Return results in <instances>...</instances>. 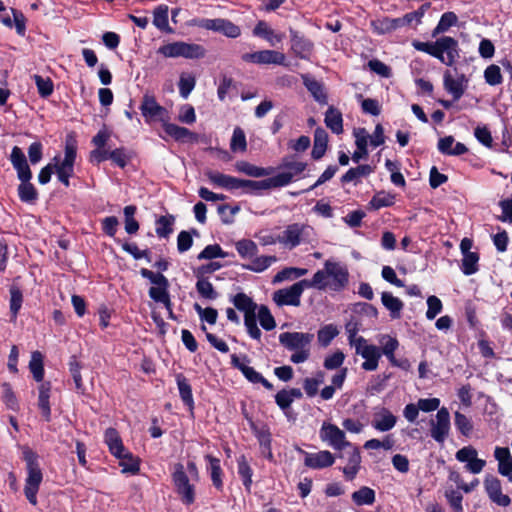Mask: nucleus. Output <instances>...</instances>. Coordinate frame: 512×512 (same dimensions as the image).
Segmentation results:
<instances>
[{
	"mask_svg": "<svg viewBox=\"0 0 512 512\" xmlns=\"http://www.w3.org/2000/svg\"><path fill=\"white\" fill-rule=\"evenodd\" d=\"M327 142V132L322 128H317L314 133V145L311 153L314 159H320L325 154Z\"/></svg>",
	"mask_w": 512,
	"mask_h": 512,
	"instance_id": "nucleus-35",
	"label": "nucleus"
},
{
	"mask_svg": "<svg viewBox=\"0 0 512 512\" xmlns=\"http://www.w3.org/2000/svg\"><path fill=\"white\" fill-rule=\"evenodd\" d=\"M373 25L375 27V30L379 34H385L392 32L398 28L401 27V21H399V18H388L385 17L383 19H379L375 22H373Z\"/></svg>",
	"mask_w": 512,
	"mask_h": 512,
	"instance_id": "nucleus-49",
	"label": "nucleus"
},
{
	"mask_svg": "<svg viewBox=\"0 0 512 512\" xmlns=\"http://www.w3.org/2000/svg\"><path fill=\"white\" fill-rule=\"evenodd\" d=\"M201 26L208 30L223 33L230 38H236L240 35V28L226 19H204Z\"/></svg>",
	"mask_w": 512,
	"mask_h": 512,
	"instance_id": "nucleus-24",
	"label": "nucleus"
},
{
	"mask_svg": "<svg viewBox=\"0 0 512 512\" xmlns=\"http://www.w3.org/2000/svg\"><path fill=\"white\" fill-rule=\"evenodd\" d=\"M244 324L247 329L249 336L255 340H260L262 333L257 326V315L256 312L244 315Z\"/></svg>",
	"mask_w": 512,
	"mask_h": 512,
	"instance_id": "nucleus-61",
	"label": "nucleus"
},
{
	"mask_svg": "<svg viewBox=\"0 0 512 512\" xmlns=\"http://www.w3.org/2000/svg\"><path fill=\"white\" fill-rule=\"evenodd\" d=\"M427 306L428 309L426 311V318L429 320H433L443 308L441 300L434 295H431L427 298Z\"/></svg>",
	"mask_w": 512,
	"mask_h": 512,
	"instance_id": "nucleus-64",
	"label": "nucleus"
},
{
	"mask_svg": "<svg viewBox=\"0 0 512 512\" xmlns=\"http://www.w3.org/2000/svg\"><path fill=\"white\" fill-rule=\"evenodd\" d=\"M372 172L370 165H359L356 168L349 169L341 178L342 182H351L358 180L361 177L367 176Z\"/></svg>",
	"mask_w": 512,
	"mask_h": 512,
	"instance_id": "nucleus-54",
	"label": "nucleus"
},
{
	"mask_svg": "<svg viewBox=\"0 0 512 512\" xmlns=\"http://www.w3.org/2000/svg\"><path fill=\"white\" fill-rule=\"evenodd\" d=\"M10 312L13 318H17V315L22 307L23 293L21 289L16 285H11L10 289Z\"/></svg>",
	"mask_w": 512,
	"mask_h": 512,
	"instance_id": "nucleus-47",
	"label": "nucleus"
},
{
	"mask_svg": "<svg viewBox=\"0 0 512 512\" xmlns=\"http://www.w3.org/2000/svg\"><path fill=\"white\" fill-rule=\"evenodd\" d=\"M281 168L282 171L278 174L259 181L241 180L232 176L212 172H210L208 176L213 184L227 190H238L244 188L252 190H268L286 186L294 181L295 177L305 170L306 164L304 162L290 161L286 159L284 160Z\"/></svg>",
	"mask_w": 512,
	"mask_h": 512,
	"instance_id": "nucleus-1",
	"label": "nucleus"
},
{
	"mask_svg": "<svg viewBox=\"0 0 512 512\" xmlns=\"http://www.w3.org/2000/svg\"><path fill=\"white\" fill-rule=\"evenodd\" d=\"M303 229L304 226L301 224H290L278 237V241L286 246H289V248H295L301 243Z\"/></svg>",
	"mask_w": 512,
	"mask_h": 512,
	"instance_id": "nucleus-27",
	"label": "nucleus"
},
{
	"mask_svg": "<svg viewBox=\"0 0 512 512\" xmlns=\"http://www.w3.org/2000/svg\"><path fill=\"white\" fill-rule=\"evenodd\" d=\"M296 451L304 455V465L310 469H324L331 467L335 462V455L328 450H322L317 453H309L300 447Z\"/></svg>",
	"mask_w": 512,
	"mask_h": 512,
	"instance_id": "nucleus-17",
	"label": "nucleus"
},
{
	"mask_svg": "<svg viewBox=\"0 0 512 512\" xmlns=\"http://www.w3.org/2000/svg\"><path fill=\"white\" fill-rule=\"evenodd\" d=\"M69 371L75 383V388L77 392L83 393L85 390L82 376H81V365L77 360L76 356H71L69 360Z\"/></svg>",
	"mask_w": 512,
	"mask_h": 512,
	"instance_id": "nucleus-50",
	"label": "nucleus"
},
{
	"mask_svg": "<svg viewBox=\"0 0 512 512\" xmlns=\"http://www.w3.org/2000/svg\"><path fill=\"white\" fill-rule=\"evenodd\" d=\"M227 256L219 244L207 245L197 256L198 260H212L215 258H224Z\"/></svg>",
	"mask_w": 512,
	"mask_h": 512,
	"instance_id": "nucleus-52",
	"label": "nucleus"
},
{
	"mask_svg": "<svg viewBox=\"0 0 512 512\" xmlns=\"http://www.w3.org/2000/svg\"><path fill=\"white\" fill-rule=\"evenodd\" d=\"M313 339V334L304 332H283L279 335L280 344L287 350L294 351L290 360L295 364L308 360Z\"/></svg>",
	"mask_w": 512,
	"mask_h": 512,
	"instance_id": "nucleus-6",
	"label": "nucleus"
},
{
	"mask_svg": "<svg viewBox=\"0 0 512 512\" xmlns=\"http://www.w3.org/2000/svg\"><path fill=\"white\" fill-rule=\"evenodd\" d=\"M310 280L315 289L340 292L349 283V271L346 266L338 262L326 260L324 269L318 270Z\"/></svg>",
	"mask_w": 512,
	"mask_h": 512,
	"instance_id": "nucleus-2",
	"label": "nucleus"
},
{
	"mask_svg": "<svg viewBox=\"0 0 512 512\" xmlns=\"http://www.w3.org/2000/svg\"><path fill=\"white\" fill-rule=\"evenodd\" d=\"M76 143L73 139H68L65 146V155L62 159L60 156H55V161L59 167L57 170V179L64 184L65 188L69 187V178L74 172V162L76 159Z\"/></svg>",
	"mask_w": 512,
	"mask_h": 512,
	"instance_id": "nucleus-12",
	"label": "nucleus"
},
{
	"mask_svg": "<svg viewBox=\"0 0 512 512\" xmlns=\"http://www.w3.org/2000/svg\"><path fill=\"white\" fill-rule=\"evenodd\" d=\"M291 42L292 50L298 57L307 59L310 56L313 44L308 39L291 30Z\"/></svg>",
	"mask_w": 512,
	"mask_h": 512,
	"instance_id": "nucleus-28",
	"label": "nucleus"
},
{
	"mask_svg": "<svg viewBox=\"0 0 512 512\" xmlns=\"http://www.w3.org/2000/svg\"><path fill=\"white\" fill-rule=\"evenodd\" d=\"M445 497L447 499V502L453 512H463V496L462 494L455 489H447L445 491Z\"/></svg>",
	"mask_w": 512,
	"mask_h": 512,
	"instance_id": "nucleus-58",
	"label": "nucleus"
},
{
	"mask_svg": "<svg viewBox=\"0 0 512 512\" xmlns=\"http://www.w3.org/2000/svg\"><path fill=\"white\" fill-rule=\"evenodd\" d=\"M153 24L161 31L171 33L173 30L168 23V7L160 5L153 11Z\"/></svg>",
	"mask_w": 512,
	"mask_h": 512,
	"instance_id": "nucleus-42",
	"label": "nucleus"
},
{
	"mask_svg": "<svg viewBox=\"0 0 512 512\" xmlns=\"http://www.w3.org/2000/svg\"><path fill=\"white\" fill-rule=\"evenodd\" d=\"M52 384L50 381L42 382L38 387V409L46 422L51 421V397Z\"/></svg>",
	"mask_w": 512,
	"mask_h": 512,
	"instance_id": "nucleus-25",
	"label": "nucleus"
},
{
	"mask_svg": "<svg viewBox=\"0 0 512 512\" xmlns=\"http://www.w3.org/2000/svg\"><path fill=\"white\" fill-rule=\"evenodd\" d=\"M104 442L109 448V452L120 460L122 473L138 474L140 471V460L131 452L127 451L119 432L115 428H107L104 433Z\"/></svg>",
	"mask_w": 512,
	"mask_h": 512,
	"instance_id": "nucleus-5",
	"label": "nucleus"
},
{
	"mask_svg": "<svg viewBox=\"0 0 512 512\" xmlns=\"http://www.w3.org/2000/svg\"><path fill=\"white\" fill-rule=\"evenodd\" d=\"M164 130L168 135L178 141H185L195 137L194 133L189 131L187 128L171 123L164 124Z\"/></svg>",
	"mask_w": 512,
	"mask_h": 512,
	"instance_id": "nucleus-45",
	"label": "nucleus"
},
{
	"mask_svg": "<svg viewBox=\"0 0 512 512\" xmlns=\"http://www.w3.org/2000/svg\"><path fill=\"white\" fill-rule=\"evenodd\" d=\"M196 291L198 294L206 300H216L219 293L215 290L213 284L205 277H196Z\"/></svg>",
	"mask_w": 512,
	"mask_h": 512,
	"instance_id": "nucleus-40",
	"label": "nucleus"
},
{
	"mask_svg": "<svg viewBox=\"0 0 512 512\" xmlns=\"http://www.w3.org/2000/svg\"><path fill=\"white\" fill-rule=\"evenodd\" d=\"M430 425L431 437L438 443H444V441L449 435L451 426L450 414L448 409L446 407L438 409L436 413V420H431Z\"/></svg>",
	"mask_w": 512,
	"mask_h": 512,
	"instance_id": "nucleus-16",
	"label": "nucleus"
},
{
	"mask_svg": "<svg viewBox=\"0 0 512 512\" xmlns=\"http://www.w3.org/2000/svg\"><path fill=\"white\" fill-rule=\"evenodd\" d=\"M246 147H247V142H246V136H245L244 131L239 127L235 128L233 131L232 138H231L230 149L233 152H237V151L244 152L246 150Z\"/></svg>",
	"mask_w": 512,
	"mask_h": 512,
	"instance_id": "nucleus-59",
	"label": "nucleus"
},
{
	"mask_svg": "<svg viewBox=\"0 0 512 512\" xmlns=\"http://www.w3.org/2000/svg\"><path fill=\"white\" fill-rule=\"evenodd\" d=\"M230 301L233 303L235 308L243 312L244 315L254 313L258 308L253 299L244 292L237 293L230 299Z\"/></svg>",
	"mask_w": 512,
	"mask_h": 512,
	"instance_id": "nucleus-33",
	"label": "nucleus"
},
{
	"mask_svg": "<svg viewBox=\"0 0 512 512\" xmlns=\"http://www.w3.org/2000/svg\"><path fill=\"white\" fill-rule=\"evenodd\" d=\"M236 250L242 258L253 257L257 254L258 248L254 241L242 239L236 243Z\"/></svg>",
	"mask_w": 512,
	"mask_h": 512,
	"instance_id": "nucleus-56",
	"label": "nucleus"
},
{
	"mask_svg": "<svg viewBox=\"0 0 512 512\" xmlns=\"http://www.w3.org/2000/svg\"><path fill=\"white\" fill-rule=\"evenodd\" d=\"M174 491L185 506L192 505L196 500V486L191 482L184 465L175 463L171 473Z\"/></svg>",
	"mask_w": 512,
	"mask_h": 512,
	"instance_id": "nucleus-8",
	"label": "nucleus"
},
{
	"mask_svg": "<svg viewBox=\"0 0 512 512\" xmlns=\"http://www.w3.org/2000/svg\"><path fill=\"white\" fill-rule=\"evenodd\" d=\"M257 317L261 327L266 331L273 330L276 327L275 319L267 306L261 305L259 307Z\"/></svg>",
	"mask_w": 512,
	"mask_h": 512,
	"instance_id": "nucleus-55",
	"label": "nucleus"
},
{
	"mask_svg": "<svg viewBox=\"0 0 512 512\" xmlns=\"http://www.w3.org/2000/svg\"><path fill=\"white\" fill-rule=\"evenodd\" d=\"M139 273L143 278L148 279L154 285L150 287L148 291L149 297L153 301L164 305L168 311L170 319H176L172 309L173 304L169 293L170 283L167 277L161 273H155L147 268H141Z\"/></svg>",
	"mask_w": 512,
	"mask_h": 512,
	"instance_id": "nucleus-7",
	"label": "nucleus"
},
{
	"mask_svg": "<svg viewBox=\"0 0 512 512\" xmlns=\"http://www.w3.org/2000/svg\"><path fill=\"white\" fill-rule=\"evenodd\" d=\"M356 353L365 359L361 364L363 370L374 371L377 369L381 357L380 349L377 346L366 344L365 338L360 336L357 338Z\"/></svg>",
	"mask_w": 512,
	"mask_h": 512,
	"instance_id": "nucleus-15",
	"label": "nucleus"
},
{
	"mask_svg": "<svg viewBox=\"0 0 512 512\" xmlns=\"http://www.w3.org/2000/svg\"><path fill=\"white\" fill-rule=\"evenodd\" d=\"M468 79L464 74L454 78L450 71H446L443 77L445 90L453 96L455 101L459 100L467 87Z\"/></svg>",
	"mask_w": 512,
	"mask_h": 512,
	"instance_id": "nucleus-23",
	"label": "nucleus"
},
{
	"mask_svg": "<svg viewBox=\"0 0 512 512\" xmlns=\"http://www.w3.org/2000/svg\"><path fill=\"white\" fill-rule=\"evenodd\" d=\"M412 45L416 50L425 52L448 66H452L460 57L458 42L449 36L441 37L435 42L413 41Z\"/></svg>",
	"mask_w": 512,
	"mask_h": 512,
	"instance_id": "nucleus-4",
	"label": "nucleus"
},
{
	"mask_svg": "<svg viewBox=\"0 0 512 512\" xmlns=\"http://www.w3.org/2000/svg\"><path fill=\"white\" fill-rule=\"evenodd\" d=\"M484 78L486 83L491 86L499 85L503 81L500 68L495 64H492L485 69Z\"/></svg>",
	"mask_w": 512,
	"mask_h": 512,
	"instance_id": "nucleus-62",
	"label": "nucleus"
},
{
	"mask_svg": "<svg viewBox=\"0 0 512 512\" xmlns=\"http://www.w3.org/2000/svg\"><path fill=\"white\" fill-rule=\"evenodd\" d=\"M484 488L489 499L498 506L508 507L511 498L502 493L501 481L494 475L488 474L484 479Z\"/></svg>",
	"mask_w": 512,
	"mask_h": 512,
	"instance_id": "nucleus-18",
	"label": "nucleus"
},
{
	"mask_svg": "<svg viewBox=\"0 0 512 512\" xmlns=\"http://www.w3.org/2000/svg\"><path fill=\"white\" fill-rule=\"evenodd\" d=\"M242 60L256 64L283 65L285 62V55L274 50H261L253 53L243 54Z\"/></svg>",
	"mask_w": 512,
	"mask_h": 512,
	"instance_id": "nucleus-22",
	"label": "nucleus"
},
{
	"mask_svg": "<svg viewBox=\"0 0 512 512\" xmlns=\"http://www.w3.org/2000/svg\"><path fill=\"white\" fill-rule=\"evenodd\" d=\"M21 459L26 464L27 476L25 478L24 495L27 501L36 506L38 504L37 494L43 482V471L39 462V455L28 445H19Z\"/></svg>",
	"mask_w": 512,
	"mask_h": 512,
	"instance_id": "nucleus-3",
	"label": "nucleus"
},
{
	"mask_svg": "<svg viewBox=\"0 0 512 512\" xmlns=\"http://www.w3.org/2000/svg\"><path fill=\"white\" fill-rule=\"evenodd\" d=\"M237 472L246 492L250 493L253 484V469L251 468L245 455H240L237 458Z\"/></svg>",
	"mask_w": 512,
	"mask_h": 512,
	"instance_id": "nucleus-31",
	"label": "nucleus"
},
{
	"mask_svg": "<svg viewBox=\"0 0 512 512\" xmlns=\"http://www.w3.org/2000/svg\"><path fill=\"white\" fill-rule=\"evenodd\" d=\"M454 425L457 431L465 437H469L473 432L472 420L459 411L454 413Z\"/></svg>",
	"mask_w": 512,
	"mask_h": 512,
	"instance_id": "nucleus-43",
	"label": "nucleus"
},
{
	"mask_svg": "<svg viewBox=\"0 0 512 512\" xmlns=\"http://www.w3.org/2000/svg\"><path fill=\"white\" fill-rule=\"evenodd\" d=\"M33 78L41 97L46 98L52 94L53 82L50 78H43L40 75H34Z\"/></svg>",
	"mask_w": 512,
	"mask_h": 512,
	"instance_id": "nucleus-63",
	"label": "nucleus"
},
{
	"mask_svg": "<svg viewBox=\"0 0 512 512\" xmlns=\"http://www.w3.org/2000/svg\"><path fill=\"white\" fill-rule=\"evenodd\" d=\"M236 169L251 177H263L271 175L273 168H262L255 166L247 161H239L236 163Z\"/></svg>",
	"mask_w": 512,
	"mask_h": 512,
	"instance_id": "nucleus-38",
	"label": "nucleus"
},
{
	"mask_svg": "<svg viewBox=\"0 0 512 512\" xmlns=\"http://www.w3.org/2000/svg\"><path fill=\"white\" fill-rule=\"evenodd\" d=\"M204 460L206 461V471L210 476L212 486L216 491L223 492L225 473L221 466L220 458L212 454H206Z\"/></svg>",
	"mask_w": 512,
	"mask_h": 512,
	"instance_id": "nucleus-21",
	"label": "nucleus"
},
{
	"mask_svg": "<svg viewBox=\"0 0 512 512\" xmlns=\"http://www.w3.org/2000/svg\"><path fill=\"white\" fill-rule=\"evenodd\" d=\"M193 307L198 313L201 321H206L210 325H214L217 322L218 311L215 308H202L198 303H195Z\"/></svg>",
	"mask_w": 512,
	"mask_h": 512,
	"instance_id": "nucleus-60",
	"label": "nucleus"
},
{
	"mask_svg": "<svg viewBox=\"0 0 512 512\" xmlns=\"http://www.w3.org/2000/svg\"><path fill=\"white\" fill-rule=\"evenodd\" d=\"M320 439L327 442L335 450H344L346 447H351V442L346 440L343 430L337 425L324 422L319 431Z\"/></svg>",
	"mask_w": 512,
	"mask_h": 512,
	"instance_id": "nucleus-13",
	"label": "nucleus"
},
{
	"mask_svg": "<svg viewBox=\"0 0 512 512\" xmlns=\"http://www.w3.org/2000/svg\"><path fill=\"white\" fill-rule=\"evenodd\" d=\"M339 453L335 456L340 459H346L347 465L360 466L361 455L359 449L351 443V447H346L344 450H338Z\"/></svg>",
	"mask_w": 512,
	"mask_h": 512,
	"instance_id": "nucleus-51",
	"label": "nucleus"
},
{
	"mask_svg": "<svg viewBox=\"0 0 512 512\" xmlns=\"http://www.w3.org/2000/svg\"><path fill=\"white\" fill-rule=\"evenodd\" d=\"M339 334L337 327L333 324L323 326L318 330L317 338L321 346L327 347L332 340Z\"/></svg>",
	"mask_w": 512,
	"mask_h": 512,
	"instance_id": "nucleus-48",
	"label": "nucleus"
},
{
	"mask_svg": "<svg viewBox=\"0 0 512 512\" xmlns=\"http://www.w3.org/2000/svg\"><path fill=\"white\" fill-rule=\"evenodd\" d=\"M140 110L146 122L152 120L165 121L168 116L167 110L157 103L154 96L149 94L143 96Z\"/></svg>",
	"mask_w": 512,
	"mask_h": 512,
	"instance_id": "nucleus-19",
	"label": "nucleus"
},
{
	"mask_svg": "<svg viewBox=\"0 0 512 512\" xmlns=\"http://www.w3.org/2000/svg\"><path fill=\"white\" fill-rule=\"evenodd\" d=\"M10 161L17 171V175L21 184L18 192H35L34 186L30 183L32 173L27 162V158L21 148L14 146L11 151Z\"/></svg>",
	"mask_w": 512,
	"mask_h": 512,
	"instance_id": "nucleus-11",
	"label": "nucleus"
},
{
	"mask_svg": "<svg viewBox=\"0 0 512 512\" xmlns=\"http://www.w3.org/2000/svg\"><path fill=\"white\" fill-rule=\"evenodd\" d=\"M250 428L258 440L261 454L270 462L274 461V455L272 452V434L270 428L266 424H264L262 427H259L252 421Z\"/></svg>",
	"mask_w": 512,
	"mask_h": 512,
	"instance_id": "nucleus-20",
	"label": "nucleus"
},
{
	"mask_svg": "<svg viewBox=\"0 0 512 512\" xmlns=\"http://www.w3.org/2000/svg\"><path fill=\"white\" fill-rule=\"evenodd\" d=\"M342 114L334 107H329L325 113V124L332 132L340 134L343 132Z\"/></svg>",
	"mask_w": 512,
	"mask_h": 512,
	"instance_id": "nucleus-39",
	"label": "nucleus"
},
{
	"mask_svg": "<svg viewBox=\"0 0 512 512\" xmlns=\"http://www.w3.org/2000/svg\"><path fill=\"white\" fill-rule=\"evenodd\" d=\"M253 34L264 38L271 46H275L282 42L284 34L275 33L273 29L265 21H259L253 29Z\"/></svg>",
	"mask_w": 512,
	"mask_h": 512,
	"instance_id": "nucleus-30",
	"label": "nucleus"
},
{
	"mask_svg": "<svg viewBox=\"0 0 512 512\" xmlns=\"http://www.w3.org/2000/svg\"><path fill=\"white\" fill-rule=\"evenodd\" d=\"M277 260L276 256H259L255 257L251 264L243 265L244 269H247L249 271L253 272H263L268 267L271 266L272 263H274Z\"/></svg>",
	"mask_w": 512,
	"mask_h": 512,
	"instance_id": "nucleus-44",
	"label": "nucleus"
},
{
	"mask_svg": "<svg viewBox=\"0 0 512 512\" xmlns=\"http://www.w3.org/2000/svg\"><path fill=\"white\" fill-rule=\"evenodd\" d=\"M244 361H240L239 357L236 354L231 355V364L234 368L241 371L243 376L253 384H262L264 388L267 390H273L274 386L271 382H269L263 375L257 372L253 367L248 366L247 363L250 362L246 355L243 356Z\"/></svg>",
	"mask_w": 512,
	"mask_h": 512,
	"instance_id": "nucleus-14",
	"label": "nucleus"
},
{
	"mask_svg": "<svg viewBox=\"0 0 512 512\" xmlns=\"http://www.w3.org/2000/svg\"><path fill=\"white\" fill-rule=\"evenodd\" d=\"M397 422V417L387 408H382L380 413L376 414V418L372 422V426L381 432L391 430Z\"/></svg>",
	"mask_w": 512,
	"mask_h": 512,
	"instance_id": "nucleus-29",
	"label": "nucleus"
},
{
	"mask_svg": "<svg viewBox=\"0 0 512 512\" xmlns=\"http://www.w3.org/2000/svg\"><path fill=\"white\" fill-rule=\"evenodd\" d=\"M303 84L307 88V90L312 94L313 98L319 102L320 104L327 103V95L324 92L323 85L314 78L309 77L308 75H303Z\"/></svg>",
	"mask_w": 512,
	"mask_h": 512,
	"instance_id": "nucleus-34",
	"label": "nucleus"
},
{
	"mask_svg": "<svg viewBox=\"0 0 512 512\" xmlns=\"http://www.w3.org/2000/svg\"><path fill=\"white\" fill-rule=\"evenodd\" d=\"M158 53L165 57L198 59L204 57L205 50L201 45L177 41L161 46Z\"/></svg>",
	"mask_w": 512,
	"mask_h": 512,
	"instance_id": "nucleus-10",
	"label": "nucleus"
},
{
	"mask_svg": "<svg viewBox=\"0 0 512 512\" xmlns=\"http://www.w3.org/2000/svg\"><path fill=\"white\" fill-rule=\"evenodd\" d=\"M463 258L461 260L460 269L462 273L466 276L473 275L479 271V260L480 255L478 252H470L465 255H462Z\"/></svg>",
	"mask_w": 512,
	"mask_h": 512,
	"instance_id": "nucleus-37",
	"label": "nucleus"
},
{
	"mask_svg": "<svg viewBox=\"0 0 512 512\" xmlns=\"http://www.w3.org/2000/svg\"><path fill=\"white\" fill-rule=\"evenodd\" d=\"M352 501L357 506L372 505L375 502V491L367 486H362L359 490L352 493Z\"/></svg>",
	"mask_w": 512,
	"mask_h": 512,
	"instance_id": "nucleus-41",
	"label": "nucleus"
},
{
	"mask_svg": "<svg viewBox=\"0 0 512 512\" xmlns=\"http://www.w3.org/2000/svg\"><path fill=\"white\" fill-rule=\"evenodd\" d=\"M3 395L2 400L5 403L6 407L12 411L19 410L18 399L12 389V386L8 382H4L2 384Z\"/></svg>",
	"mask_w": 512,
	"mask_h": 512,
	"instance_id": "nucleus-53",
	"label": "nucleus"
},
{
	"mask_svg": "<svg viewBox=\"0 0 512 512\" xmlns=\"http://www.w3.org/2000/svg\"><path fill=\"white\" fill-rule=\"evenodd\" d=\"M29 369L33 375V378L37 382H45L44 379V363L43 355L40 351H33L29 362Z\"/></svg>",
	"mask_w": 512,
	"mask_h": 512,
	"instance_id": "nucleus-36",
	"label": "nucleus"
},
{
	"mask_svg": "<svg viewBox=\"0 0 512 512\" xmlns=\"http://www.w3.org/2000/svg\"><path fill=\"white\" fill-rule=\"evenodd\" d=\"M381 302L389 310L392 319H399L401 317L404 304L399 298L393 296L390 292H382Z\"/></svg>",
	"mask_w": 512,
	"mask_h": 512,
	"instance_id": "nucleus-32",
	"label": "nucleus"
},
{
	"mask_svg": "<svg viewBox=\"0 0 512 512\" xmlns=\"http://www.w3.org/2000/svg\"><path fill=\"white\" fill-rule=\"evenodd\" d=\"M176 384L179 390V396L183 402V404L188 408V410L193 413L195 408V402L192 393V387L189 380L182 373H178L175 375Z\"/></svg>",
	"mask_w": 512,
	"mask_h": 512,
	"instance_id": "nucleus-26",
	"label": "nucleus"
},
{
	"mask_svg": "<svg viewBox=\"0 0 512 512\" xmlns=\"http://www.w3.org/2000/svg\"><path fill=\"white\" fill-rule=\"evenodd\" d=\"M174 221L173 215L160 216L156 220V234L159 237L167 238L173 232Z\"/></svg>",
	"mask_w": 512,
	"mask_h": 512,
	"instance_id": "nucleus-46",
	"label": "nucleus"
},
{
	"mask_svg": "<svg viewBox=\"0 0 512 512\" xmlns=\"http://www.w3.org/2000/svg\"><path fill=\"white\" fill-rule=\"evenodd\" d=\"M305 288H313L310 279L300 280L288 288H283L273 293V301L278 306H299L301 296Z\"/></svg>",
	"mask_w": 512,
	"mask_h": 512,
	"instance_id": "nucleus-9",
	"label": "nucleus"
},
{
	"mask_svg": "<svg viewBox=\"0 0 512 512\" xmlns=\"http://www.w3.org/2000/svg\"><path fill=\"white\" fill-rule=\"evenodd\" d=\"M456 22H457V16L454 12L444 13L441 16L440 21L438 22L437 26L433 30L432 35L436 36L437 34L444 33L451 26H453Z\"/></svg>",
	"mask_w": 512,
	"mask_h": 512,
	"instance_id": "nucleus-57",
	"label": "nucleus"
}]
</instances>
